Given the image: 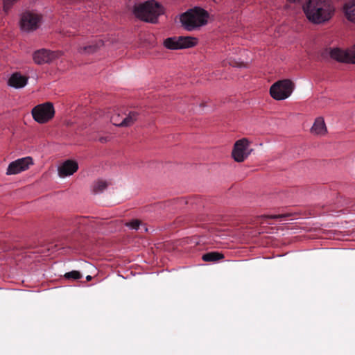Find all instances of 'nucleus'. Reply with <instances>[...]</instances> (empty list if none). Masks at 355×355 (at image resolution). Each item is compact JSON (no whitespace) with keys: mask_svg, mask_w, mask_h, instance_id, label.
<instances>
[{"mask_svg":"<svg viewBox=\"0 0 355 355\" xmlns=\"http://www.w3.org/2000/svg\"><path fill=\"white\" fill-rule=\"evenodd\" d=\"M208 17L209 14L206 10L199 7H195L182 14L180 21L185 30L192 31L205 25L207 23Z\"/></svg>","mask_w":355,"mask_h":355,"instance_id":"f03ea898","label":"nucleus"},{"mask_svg":"<svg viewBox=\"0 0 355 355\" xmlns=\"http://www.w3.org/2000/svg\"><path fill=\"white\" fill-rule=\"evenodd\" d=\"M331 58L341 62L355 63V45L350 50L344 51L334 48L330 51Z\"/></svg>","mask_w":355,"mask_h":355,"instance_id":"9b49d317","label":"nucleus"},{"mask_svg":"<svg viewBox=\"0 0 355 355\" xmlns=\"http://www.w3.org/2000/svg\"><path fill=\"white\" fill-rule=\"evenodd\" d=\"M87 219L85 217H77L75 219V225H85Z\"/></svg>","mask_w":355,"mask_h":355,"instance_id":"b1692460","label":"nucleus"},{"mask_svg":"<svg viewBox=\"0 0 355 355\" xmlns=\"http://www.w3.org/2000/svg\"><path fill=\"white\" fill-rule=\"evenodd\" d=\"M249 141L245 138L236 141L232 153V157L236 162H242L248 157L250 154L247 151Z\"/></svg>","mask_w":355,"mask_h":355,"instance_id":"6e6552de","label":"nucleus"},{"mask_svg":"<svg viewBox=\"0 0 355 355\" xmlns=\"http://www.w3.org/2000/svg\"><path fill=\"white\" fill-rule=\"evenodd\" d=\"M291 214H274V215H263L261 217L264 218L270 219H278L280 221L285 220L287 218L290 217Z\"/></svg>","mask_w":355,"mask_h":355,"instance_id":"412c9836","label":"nucleus"},{"mask_svg":"<svg viewBox=\"0 0 355 355\" xmlns=\"http://www.w3.org/2000/svg\"><path fill=\"white\" fill-rule=\"evenodd\" d=\"M133 11L137 18L145 21L155 23L157 17L163 13V8L155 0H150L135 6Z\"/></svg>","mask_w":355,"mask_h":355,"instance_id":"7ed1b4c3","label":"nucleus"},{"mask_svg":"<svg viewBox=\"0 0 355 355\" xmlns=\"http://www.w3.org/2000/svg\"><path fill=\"white\" fill-rule=\"evenodd\" d=\"M138 116V112L135 111H130L128 114L115 112L111 116L110 121L116 126L128 127L137 121Z\"/></svg>","mask_w":355,"mask_h":355,"instance_id":"0eeeda50","label":"nucleus"},{"mask_svg":"<svg viewBox=\"0 0 355 355\" xmlns=\"http://www.w3.org/2000/svg\"><path fill=\"white\" fill-rule=\"evenodd\" d=\"M31 113L35 121L39 123H45L54 116L55 110L51 103L46 102L36 105Z\"/></svg>","mask_w":355,"mask_h":355,"instance_id":"39448f33","label":"nucleus"},{"mask_svg":"<svg viewBox=\"0 0 355 355\" xmlns=\"http://www.w3.org/2000/svg\"><path fill=\"white\" fill-rule=\"evenodd\" d=\"M196 44V38L189 36L168 37L164 42V46L168 49L190 48L194 46Z\"/></svg>","mask_w":355,"mask_h":355,"instance_id":"423d86ee","label":"nucleus"},{"mask_svg":"<svg viewBox=\"0 0 355 355\" xmlns=\"http://www.w3.org/2000/svg\"><path fill=\"white\" fill-rule=\"evenodd\" d=\"M78 168L76 162L67 160L58 168V173L60 177H66L73 175Z\"/></svg>","mask_w":355,"mask_h":355,"instance_id":"4468645a","label":"nucleus"},{"mask_svg":"<svg viewBox=\"0 0 355 355\" xmlns=\"http://www.w3.org/2000/svg\"><path fill=\"white\" fill-rule=\"evenodd\" d=\"M64 277L67 279H79L82 277V275L79 271L73 270V271L65 273Z\"/></svg>","mask_w":355,"mask_h":355,"instance_id":"4be33fe9","label":"nucleus"},{"mask_svg":"<svg viewBox=\"0 0 355 355\" xmlns=\"http://www.w3.org/2000/svg\"><path fill=\"white\" fill-rule=\"evenodd\" d=\"M352 206V200L340 197L337 200L336 209H340V210L337 211L338 212H340L342 211L345 208H348Z\"/></svg>","mask_w":355,"mask_h":355,"instance_id":"6ab92c4d","label":"nucleus"},{"mask_svg":"<svg viewBox=\"0 0 355 355\" xmlns=\"http://www.w3.org/2000/svg\"><path fill=\"white\" fill-rule=\"evenodd\" d=\"M8 8V3L6 1L5 3H4V10H6Z\"/></svg>","mask_w":355,"mask_h":355,"instance_id":"bb28decb","label":"nucleus"},{"mask_svg":"<svg viewBox=\"0 0 355 355\" xmlns=\"http://www.w3.org/2000/svg\"><path fill=\"white\" fill-rule=\"evenodd\" d=\"M107 187V183L102 180H97L94 182L92 191L94 193H99L103 192Z\"/></svg>","mask_w":355,"mask_h":355,"instance_id":"aec40b11","label":"nucleus"},{"mask_svg":"<svg viewBox=\"0 0 355 355\" xmlns=\"http://www.w3.org/2000/svg\"><path fill=\"white\" fill-rule=\"evenodd\" d=\"M230 64L232 65L233 67H241L243 66H245L243 63H239L236 61L230 62Z\"/></svg>","mask_w":355,"mask_h":355,"instance_id":"393cba45","label":"nucleus"},{"mask_svg":"<svg viewBox=\"0 0 355 355\" xmlns=\"http://www.w3.org/2000/svg\"><path fill=\"white\" fill-rule=\"evenodd\" d=\"M86 279H87V280H88V281H89V280H91V279H92V277H91L90 275H88V276H87Z\"/></svg>","mask_w":355,"mask_h":355,"instance_id":"cd10ccee","label":"nucleus"},{"mask_svg":"<svg viewBox=\"0 0 355 355\" xmlns=\"http://www.w3.org/2000/svg\"><path fill=\"white\" fill-rule=\"evenodd\" d=\"M40 21V16L31 12L22 14L20 20L21 28L24 31H31L37 28Z\"/></svg>","mask_w":355,"mask_h":355,"instance_id":"f8f14e48","label":"nucleus"},{"mask_svg":"<svg viewBox=\"0 0 355 355\" xmlns=\"http://www.w3.org/2000/svg\"><path fill=\"white\" fill-rule=\"evenodd\" d=\"M141 223L139 220H132L130 223H128L127 226L130 227L132 230H138Z\"/></svg>","mask_w":355,"mask_h":355,"instance_id":"5701e85b","label":"nucleus"},{"mask_svg":"<svg viewBox=\"0 0 355 355\" xmlns=\"http://www.w3.org/2000/svg\"><path fill=\"white\" fill-rule=\"evenodd\" d=\"M334 210H335V209L329 208V209H327V211H334Z\"/></svg>","mask_w":355,"mask_h":355,"instance_id":"c85d7f7f","label":"nucleus"},{"mask_svg":"<svg viewBox=\"0 0 355 355\" xmlns=\"http://www.w3.org/2000/svg\"><path fill=\"white\" fill-rule=\"evenodd\" d=\"M28 82V78L21 75L19 73H13L9 78L8 83L15 88L24 87Z\"/></svg>","mask_w":355,"mask_h":355,"instance_id":"2eb2a0df","label":"nucleus"},{"mask_svg":"<svg viewBox=\"0 0 355 355\" xmlns=\"http://www.w3.org/2000/svg\"><path fill=\"white\" fill-rule=\"evenodd\" d=\"M291 3L302 5L306 18L311 23L321 24L329 21L334 15L335 8L331 0H288Z\"/></svg>","mask_w":355,"mask_h":355,"instance_id":"f257e3e1","label":"nucleus"},{"mask_svg":"<svg viewBox=\"0 0 355 355\" xmlns=\"http://www.w3.org/2000/svg\"><path fill=\"white\" fill-rule=\"evenodd\" d=\"M343 10L346 18L352 22H355V0L346 3Z\"/></svg>","mask_w":355,"mask_h":355,"instance_id":"dca6fc26","label":"nucleus"},{"mask_svg":"<svg viewBox=\"0 0 355 355\" xmlns=\"http://www.w3.org/2000/svg\"><path fill=\"white\" fill-rule=\"evenodd\" d=\"M104 42L101 39H95L88 42L87 44L84 46H79L78 48V52L83 55H89L96 52L101 46H103Z\"/></svg>","mask_w":355,"mask_h":355,"instance_id":"ddd939ff","label":"nucleus"},{"mask_svg":"<svg viewBox=\"0 0 355 355\" xmlns=\"http://www.w3.org/2000/svg\"><path fill=\"white\" fill-rule=\"evenodd\" d=\"M61 51H51L46 49L36 51L33 55L34 62L37 64L49 63L62 55Z\"/></svg>","mask_w":355,"mask_h":355,"instance_id":"1a4fd4ad","label":"nucleus"},{"mask_svg":"<svg viewBox=\"0 0 355 355\" xmlns=\"http://www.w3.org/2000/svg\"><path fill=\"white\" fill-rule=\"evenodd\" d=\"M33 159L31 157H26L17 159L12 162L7 168V175H15L27 170L31 165H33Z\"/></svg>","mask_w":355,"mask_h":355,"instance_id":"9d476101","label":"nucleus"},{"mask_svg":"<svg viewBox=\"0 0 355 355\" xmlns=\"http://www.w3.org/2000/svg\"><path fill=\"white\" fill-rule=\"evenodd\" d=\"M224 258L223 254L218 252H209L202 255V259L206 262H216Z\"/></svg>","mask_w":355,"mask_h":355,"instance_id":"a211bd4d","label":"nucleus"},{"mask_svg":"<svg viewBox=\"0 0 355 355\" xmlns=\"http://www.w3.org/2000/svg\"><path fill=\"white\" fill-rule=\"evenodd\" d=\"M294 85L288 79L278 80L270 88V96L275 100L280 101L288 98L293 92Z\"/></svg>","mask_w":355,"mask_h":355,"instance_id":"20e7f679","label":"nucleus"},{"mask_svg":"<svg viewBox=\"0 0 355 355\" xmlns=\"http://www.w3.org/2000/svg\"><path fill=\"white\" fill-rule=\"evenodd\" d=\"M311 132L317 135H324L327 132V128L322 118H317L311 128Z\"/></svg>","mask_w":355,"mask_h":355,"instance_id":"f3484780","label":"nucleus"},{"mask_svg":"<svg viewBox=\"0 0 355 355\" xmlns=\"http://www.w3.org/2000/svg\"><path fill=\"white\" fill-rule=\"evenodd\" d=\"M99 141L101 142V143H105L107 141V137H101L99 138Z\"/></svg>","mask_w":355,"mask_h":355,"instance_id":"a878e982","label":"nucleus"}]
</instances>
